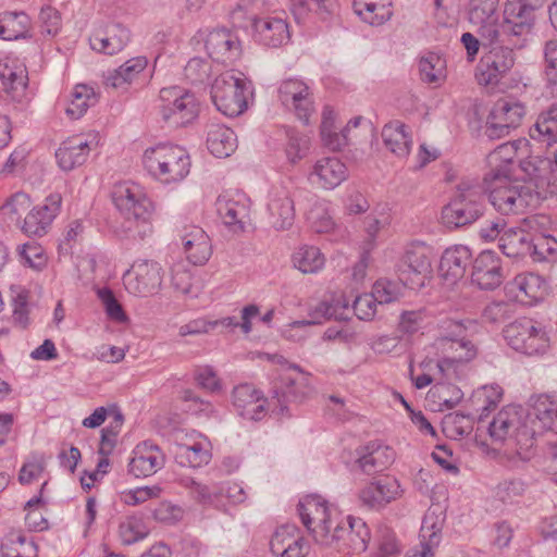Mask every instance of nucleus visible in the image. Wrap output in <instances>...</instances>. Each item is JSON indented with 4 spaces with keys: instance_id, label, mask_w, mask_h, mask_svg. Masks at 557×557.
Instances as JSON below:
<instances>
[{
    "instance_id": "1",
    "label": "nucleus",
    "mask_w": 557,
    "mask_h": 557,
    "mask_svg": "<svg viewBox=\"0 0 557 557\" xmlns=\"http://www.w3.org/2000/svg\"><path fill=\"white\" fill-rule=\"evenodd\" d=\"M475 320L451 321L449 334L441 337L436 345L443 356L436 361L437 374L447 381L460 379L467 364L478 355L476 346L466 338L467 333H478Z\"/></svg>"
},
{
    "instance_id": "2",
    "label": "nucleus",
    "mask_w": 557,
    "mask_h": 557,
    "mask_svg": "<svg viewBox=\"0 0 557 557\" xmlns=\"http://www.w3.org/2000/svg\"><path fill=\"white\" fill-rule=\"evenodd\" d=\"M536 431L529 408L517 405L503 408L488 425L491 438L517 447V455L522 460L529 459L525 453L533 446Z\"/></svg>"
},
{
    "instance_id": "3",
    "label": "nucleus",
    "mask_w": 557,
    "mask_h": 557,
    "mask_svg": "<svg viewBox=\"0 0 557 557\" xmlns=\"http://www.w3.org/2000/svg\"><path fill=\"white\" fill-rule=\"evenodd\" d=\"M484 184L491 205L503 215L523 213L539 200L537 194L530 185L511 180L506 169L486 173Z\"/></svg>"
},
{
    "instance_id": "4",
    "label": "nucleus",
    "mask_w": 557,
    "mask_h": 557,
    "mask_svg": "<svg viewBox=\"0 0 557 557\" xmlns=\"http://www.w3.org/2000/svg\"><path fill=\"white\" fill-rule=\"evenodd\" d=\"M111 196L116 210L129 224H136V230L131 225L127 226L123 231L124 236L144 238L151 233L149 219L153 211V203L141 185L132 181L119 182L113 186Z\"/></svg>"
},
{
    "instance_id": "5",
    "label": "nucleus",
    "mask_w": 557,
    "mask_h": 557,
    "mask_svg": "<svg viewBox=\"0 0 557 557\" xmlns=\"http://www.w3.org/2000/svg\"><path fill=\"white\" fill-rule=\"evenodd\" d=\"M143 165L148 174L169 185L182 182L190 171V157L185 148L161 143L144 151Z\"/></svg>"
},
{
    "instance_id": "6",
    "label": "nucleus",
    "mask_w": 557,
    "mask_h": 557,
    "mask_svg": "<svg viewBox=\"0 0 557 557\" xmlns=\"http://www.w3.org/2000/svg\"><path fill=\"white\" fill-rule=\"evenodd\" d=\"M485 188L475 178L459 182L450 201L442 210V222L448 228L470 225L484 212Z\"/></svg>"
},
{
    "instance_id": "7",
    "label": "nucleus",
    "mask_w": 557,
    "mask_h": 557,
    "mask_svg": "<svg viewBox=\"0 0 557 557\" xmlns=\"http://www.w3.org/2000/svg\"><path fill=\"white\" fill-rule=\"evenodd\" d=\"M210 94L216 110L233 117L247 109L248 96L252 95V86L242 72L231 70L215 77Z\"/></svg>"
},
{
    "instance_id": "8",
    "label": "nucleus",
    "mask_w": 557,
    "mask_h": 557,
    "mask_svg": "<svg viewBox=\"0 0 557 557\" xmlns=\"http://www.w3.org/2000/svg\"><path fill=\"white\" fill-rule=\"evenodd\" d=\"M535 22V7L524 0L510 1L505 7L503 23L497 22V36L493 40H500L516 49H524L533 38Z\"/></svg>"
},
{
    "instance_id": "9",
    "label": "nucleus",
    "mask_w": 557,
    "mask_h": 557,
    "mask_svg": "<svg viewBox=\"0 0 557 557\" xmlns=\"http://www.w3.org/2000/svg\"><path fill=\"white\" fill-rule=\"evenodd\" d=\"M434 249L424 242L407 244L398 263L399 280L411 289L423 287L433 274Z\"/></svg>"
},
{
    "instance_id": "10",
    "label": "nucleus",
    "mask_w": 557,
    "mask_h": 557,
    "mask_svg": "<svg viewBox=\"0 0 557 557\" xmlns=\"http://www.w3.org/2000/svg\"><path fill=\"white\" fill-rule=\"evenodd\" d=\"M503 333L507 345L522 355L543 357L549 351L547 331L532 319H518L506 325Z\"/></svg>"
},
{
    "instance_id": "11",
    "label": "nucleus",
    "mask_w": 557,
    "mask_h": 557,
    "mask_svg": "<svg viewBox=\"0 0 557 557\" xmlns=\"http://www.w3.org/2000/svg\"><path fill=\"white\" fill-rule=\"evenodd\" d=\"M297 510L302 524L317 543L322 545L333 540L331 529L341 518V511L335 505L320 495H308L299 502Z\"/></svg>"
},
{
    "instance_id": "12",
    "label": "nucleus",
    "mask_w": 557,
    "mask_h": 557,
    "mask_svg": "<svg viewBox=\"0 0 557 557\" xmlns=\"http://www.w3.org/2000/svg\"><path fill=\"white\" fill-rule=\"evenodd\" d=\"M157 109L165 123L180 127L198 116L199 102L191 91L181 86H170L160 90Z\"/></svg>"
},
{
    "instance_id": "13",
    "label": "nucleus",
    "mask_w": 557,
    "mask_h": 557,
    "mask_svg": "<svg viewBox=\"0 0 557 557\" xmlns=\"http://www.w3.org/2000/svg\"><path fill=\"white\" fill-rule=\"evenodd\" d=\"M490 49L483 54L476 70L481 85H496L505 77L516 63V47L500 40H483V48Z\"/></svg>"
},
{
    "instance_id": "14",
    "label": "nucleus",
    "mask_w": 557,
    "mask_h": 557,
    "mask_svg": "<svg viewBox=\"0 0 557 557\" xmlns=\"http://www.w3.org/2000/svg\"><path fill=\"white\" fill-rule=\"evenodd\" d=\"M333 540L322 543L325 546H336L355 554L367 550L371 539L370 529L361 519L354 516H343L336 520L330 534Z\"/></svg>"
},
{
    "instance_id": "15",
    "label": "nucleus",
    "mask_w": 557,
    "mask_h": 557,
    "mask_svg": "<svg viewBox=\"0 0 557 557\" xmlns=\"http://www.w3.org/2000/svg\"><path fill=\"white\" fill-rule=\"evenodd\" d=\"M277 97L282 106L293 112L304 124H309L315 112L313 92L310 86L299 78H287L280 83Z\"/></svg>"
},
{
    "instance_id": "16",
    "label": "nucleus",
    "mask_w": 557,
    "mask_h": 557,
    "mask_svg": "<svg viewBox=\"0 0 557 557\" xmlns=\"http://www.w3.org/2000/svg\"><path fill=\"white\" fill-rule=\"evenodd\" d=\"M162 281L163 270L161 264L147 259L134 261L123 275V283L128 293L141 297L158 293Z\"/></svg>"
},
{
    "instance_id": "17",
    "label": "nucleus",
    "mask_w": 557,
    "mask_h": 557,
    "mask_svg": "<svg viewBox=\"0 0 557 557\" xmlns=\"http://www.w3.org/2000/svg\"><path fill=\"white\" fill-rule=\"evenodd\" d=\"M527 113L525 106L512 98L498 99L487 117L486 134L490 138L508 135L510 129L517 128Z\"/></svg>"
},
{
    "instance_id": "18",
    "label": "nucleus",
    "mask_w": 557,
    "mask_h": 557,
    "mask_svg": "<svg viewBox=\"0 0 557 557\" xmlns=\"http://www.w3.org/2000/svg\"><path fill=\"white\" fill-rule=\"evenodd\" d=\"M548 223V219L542 215L524 218L519 227H509L499 237V249L510 258L529 255L531 237L541 226Z\"/></svg>"
},
{
    "instance_id": "19",
    "label": "nucleus",
    "mask_w": 557,
    "mask_h": 557,
    "mask_svg": "<svg viewBox=\"0 0 557 557\" xmlns=\"http://www.w3.org/2000/svg\"><path fill=\"white\" fill-rule=\"evenodd\" d=\"M215 209L222 223L233 233L243 232L250 220V201L238 191L220 195Z\"/></svg>"
},
{
    "instance_id": "20",
    "label": "nucleus",
    "mask_w": 557,
    "mask_h": 557,
    "mask_svg": "<svg viewBox=\"0 0 557 557\" xmlns=\"http://www.w3.org/2000/svg\"><path fill=\"white\" fill-rule=\"evenodd\" d=\"M403 488L395 478L373 480L358 492L359 505L369 510L380 511L403 496Z\"/></svg>"
},
{
    "instance_id": "21",
    "label": "nucleus",
    "mask_w": 557,
    "mask_h": 557,
    "mask_svg": "<svg viewBox=\"0 0 557 557\" xmlns=\"http://www.w3.org/2000/svg\"><path fill=\"white\" fill-rule=\"evenodd\" d=\"M98 146L95 134L75 135L64 140L55 151V159L63 171L83 165Z\"/></svg>"
},
{
    "instance_id": "22",
    "label": "nucleus",
    "mask_w": 557,
    "mask_h": 557,
    "mask_svg": "<svg viewBox=\"0 0 557 557\" xmlns=\"http://www.w3.org/2000/svg\"><path fill=\"white\" fill-rule=\"evenodd\" d=\"M175 461L182 467L199 468L211 460L209 441L197 432L186 433L174 446Z\"/></svg>"
},
{
    "instance_id": "23",
    "label": "nucleus",
    "mask_w": 557,
    "mask_h": 557,
    "mask_svg": "<svg viewBox=\"0 0 557 557\" xmlns=\"http://www.w3.org/2000/svg\"><path fill=\"white\" fill-rule=\"evenodd\" d=\"M270 549L277 557H307L310 544L296 525L284 524L272 534Z\"/></svg>"
},
{
    "instance_id": "24",
    "label": "nucleus",
    "mask_w": 557,
    "mask_h": 557,
    "mask_svg": "<svg viewBox=\"0 0 557 557\" xmlns=\"http://www.w3.org/2000/svg\"><path fill=\"white\" fill-rule=\"evenodd\" d=\"M348 177V170L344 162L336 157L319 158L308 173L309 182L321 189L333 190Z\"/></svg>"
},
{
    "instance_id": "25",
    "label": "nucleus",
    "mask_w": 557,
    "mask_h": 557,
    "mask_svg": "<svg viewBox=\"0 0 557 557\" xmlns=\"http://www.w3.org/2000/svg\"><path fill=\"white\" fill-rule=\"evenodd\" d=\"M205 47L213 61L224 64L233 63L242 54L237 36L225 28L211 30L206 38Z\"/></svg>"
},
{
    "instance_id": "26",
    "label": "nucleus",
    "mask_w": 557,
    "mask_h": 557,
    "mask_svg": "<svg viewBox=\"0 0 557 557\" xmlns=\"http://www.w3.org/2000/svg\"><path fill=\"white\" fill-rule=\"evenodd\" d=\"M165 456L160 447L149 441L138 444L128 462V471L136 478H147L164 467Z\"/></svg>"
},
{
    "instance_id": "27",
    "label": "nucleus",
    "mask_w": 557,
    "mask_h": 557,
    "mask_svg": "<svg viewBox=\"0 0 557 557\" xmlns=\"http://www.w3.org/2000/svg\"><path fill=\"white\" fill-rule=\"evenodd\" d=\"M269 222L275 230L289 228L295 220L294 200L285 186H274L267 205Z\"/></svg>"
},
{
    "instance_id": "28",
    "label": "nucleus",
    "mask_w": 557,
    "mask_h": 557,
    "mask_svg": "<svg viewBox=\"0 0 557 557\" xmlns=\"http://www.w3.org/2000/svg\"><path fill=\"white\" fill-rule=\"evenodd\" d=\"M472 282L481 289H494L503 280L502 261L496 252L492 250L482 251L473 261Z\"/></svg>"
},
{
    "instance_id": "29",
    "label": "nucleus",
    "mask_w": 557,
    "mask_h": 557,
    "mask_svg": "<svg viewBox=\"0 0 557 557\" xmlns=\"http://www.w3.org/2000/svg\"><path fill=\"white\" fill-rule=\"evenodd\" d=\"M471 262V250L467 246L455 245L444 250L438 273L448 285H454L465 276Z\"/></svg>"
},
{
    "instance_id": "30",
    "label": "nucleus",
    "mask_w": 557,
    "mask_h": 557,
    "mask_svg": "<svg viewBox=\"0 0 557 557\" xmlns=\"http://www.w3.org/2000/svg\"><path fill=\"white\" fill-rule=\"evenodd\" d=\"M62 202L60 194H51L44 205L35 207L24 219L22 230L27 235L42 236L57 216Z\"/></svg>"
},
{
    "instance_id": "31",
    "label": "nucleus",
    "mask_w": 557,
    "mask_h": 557,
    "mask_svg": "<svg viewBox=\"0 0 557 557\" xmlns=\"http://www.w3.org/2000/svg\"><path fill=\"white\" fill-rule=\"evenodd\" d=\"M129 41V32L119 23H111L98 28L90 37L92 50L104 54H115Z\"/></svg>"
},
{
    "instance_id": "32",
    "label": "nucleus",
    "mask_w": 557,
    "mask_h": 557,
    "mask_svg": "<svg viewBox=\"0 0 557 557\" xmlns=\"http://www.w3.org/2000/svg\"><path fill=\"white\" fill-rule=\"evenodd\" d=\"M499 0H471L470 22L478 26L483 40H493L497 36V9Z\"/></svg>"
},
{
    "instance_id": "33",
    "label": "nucleus",
    "mask_w": 557,
    "mask_h": 557,
    "mask_svg": "<svg viewBox=\"0 0 557 557\" xmlns=\"http://www.w3.org/2000/svg\"><path fill=\"white\" fill-rule=\"evenodd\" d=\"M265 398L250 384H240L233 389V405L239 416L249 420H261L265 414Z\"/></svg>"
},
{
    "instance_id": "34",
    "label": "nucleus",
    "mask_w": 557,
    "mask_h": 557,
    "mask_svg": "<svg viewBox=\"0 0 557 557\" xmlns=\"http://www.w3.org/2000/svg\"><path fill=\"white\" fill-rule=\"evenodd\" d=\"M256 40L265 47L277 48L287 44L290 34L286 21L281 16H265L255 20Z\"/></svg>"
},
{
    "instance_id": "35",
    "label": "nucleus",
    "mask_w": 557,
    "mask_h": 557,
    "mask_svg": "<svg viewBox=\"0 0 557 557\" xmlns=\"http://www.w3.org/2000/svg\"><path fill=\"white\" fill-rule=\"evenodd\" d=\"M507 290L516 300L533 304L543 299L546 283L539 274L532 272L520 273L508 283Z\"/></svg>"
},
{
    "instance_id": "36",
    "label": "nucleus",
    "mask_w": 557,
    "mask_h": 557,
    "mask_svg": "<svg viewBox=\"0 0 557 557\" xmlns=\"http://www.w3.org/2000/svg\"><path fill=\"white\" fill-rule=\"evenodd\" d=\"M182 245L188 262L194 265L205 264L212 255L211 240L199 226H190L185 230Z\"/></svg>"
},
{
    "instance_id": "37",
    "label": "nucleus",
    "mask_w": 557,
    "mask_h": 557,
    "mask_svg": "<svg viewBox=\"0 0 557 557\" xmlns=\"http://www.w3.org/2000/svg\"><path fill=\"white\" fill-rule=\"evenodd\" d=\"M395 460V451L389 446L371 442L363 447L357 463L366 474H375L387 469Z\"/></svg>"
},
{
    "instance_id": "38",
    "label": "nucleus",
    "mask_w": 557,
    "mask_h": 557,
    "mask_svg": "<svg viewBox=\"0 0 557 557\" xmlns=\"http://www.w3.org/2000/svg\"><path fill=\"white\" fill-rule=\"evenodd\" d=\"M148 65L145 57H136L127 60L115 70L104 74V85L114 89L126 90L129 85L137 82Z\"/></svg>"
},
{
    "instance_id": "39",
    "label": "nucleus",
    "mask_w": 557,
    "mask_h": 557,
    "mask_svg": "<svg viewBox=\"0 0 557 557\" xmlns=\"http://www.w3.org/2000/svg\"><path fill=\"white\" fill-rule=\"evenodd\" d=\"M206 145L214 157L226 158L236 150L237 137L230 127L212 122L207 125Z\"/></svg>"
},
{
    "instance_id": "40",
    "label": "nucleus",
    "mask_w": 557,
    "mask_h": 557,
    "mask_svg": "<svg viewBox=\"0 0 557 557\" xmlns=\"http://www.w3.org/2000/svg\"><path fill=\"white\" fill-rule=\"evenodd\" d=\"M0 81L7 92L24 91L28 81L25 64L13 55L0 59Z\"/></svg>"
},
{
    "instance_id": "41",
    "label": "nucleus",
    "mask_w": 557,
    "mask_h": 557,
    "mask_svg": "<svg viewBox=\"0 0 557 557\" xmlns=\"http://www.w3.org/2000/svg\"><path fill=\"white\" fill-rule=\"evenodd\" d=\"M366 238L362 243V257L359 264L356 265L354 275L363 276L367 267V259L372 249L376 246V237L381 230L389 224V216L385 212H372L364 219Z\"/></svg>"
},
{
    "instance_id": "42",
    "label": "nucleus",
    "mask_w": 557,
    "mask_h": 557,
    "mask_svg": "<svg viewBox=\"0 0 557 557\" xmlns=\"http://www.w3.org/2000/svg\"><path fill=\"white\" fill-rule=\"evenodd\" d=\"M289 369L295 373H286L282 376L284 386L283 396L287 400H302L313 393L311 375L300 369L297 364H290Z\"/></svg>"
},
{
    "instance_id": "43",
    "label": "nucleus",
    "mask_w": 557,
    "mask_h": 557,
    "mask_svg": "<svg viewBox=\"0 0 557 557\" xmlns=\"http://www.w3.org/2000/svg\"><path fill=\"white\" fill-rule=\"evenodd\" d=\"M529 411L531 422L537 429L536 435L546 430L557 433V400L547 396H540L529 408Z\"/></svg>"
},
{
    "instance_id": "44",
    "label": "nucleus",
    "mask_w": 557,
    "mask_h": 557,
    "mask_svg": "<svg viewBox=\"0 0 557 557\" xmlns=\"http://www.w3.org/2000/svg\"><path fill=\"white\" fill-rule=\"evenodd\" d=\"M355 13L366 23L379 26L392 16L389 0H354Z\"/></svg>"
},
{
    "instance_id": "45",
    "label": "nucleus",
    "mask_w": 557,
    "mask_h": 557,
    "mask_svg": "<svg viewBox=\"0 0 557 557\" xmlns=\"http://www.w3.org/2000/svg\"><path fill=\"white\" fill-rule=\"evenodd\" d=\"M349 312V301L346 297L343 294H335L314 306L310 311V315L317 323H320L321 319H348Z\"/></svg>"
},
{
    "instance_id": "46",
    "label": "nucleus",
    "mask_w": 557,
    "mask_h": 557,
    "mask_svg": "<svg viewBox=\"0 0 557 557\" xmlns=\"http://www.w3.org/2000/svg\"><path fill=\"white\" fill-rule=\"evenodd\" d=\"M382 138L385 147L399 158L409 154L412 140L406 132V126L394 121L386 124L382 129Z\"/></svg>"
},
{
    "instance_id": "47",
    "label": "nucleus",
    "mask_w": 557,
    "mask_h": 557,
    "mask_svg": "<svg viewBox=\"0 0 557 557\" xmlns=\"http://www.w3.org/2000/svg\"><path fill=\"white\" fill-rule=\"evenodd\" d=\"M530 137L547 145L557 141V102L540 113L530 128Z\"/></svg>"
},
{
    "instance_id": "48",
    "label": "nucleus",
    "mask_w": 557,
    "mask_h": 557,
    "mask_svg": "<svg viewBox=\"0 0 557 557\" xmlns=\"http://www.w3.org/2000/svg\"><path fill=\"white\" fill-rule=\"evenodd\" d=\"M446 60L437 53L429 52L419 60V74L422 82L440 86L447 76Z\"/></svg>"
},
{
    "instance_id": "49",
    "label": "nucleus",
    "mask_w": 557,
    "mask_h": 557,
    "mask_svg": "<svg viewBox=\"0 0 557 557\" xmlns=\"http://www.w3.org/2000/svg\"><path fill=\"white\" fill-rule=\"evenodd\" d=\"M335 121V111L329 106L324 107L320 126L321 139L327 148L339 150L348 144L349 137L343 131L337 132Z\"/></svg>"
},
{
    "instance_id": "50",
    "label": "nucleus",
    "mask_w": 557,
    "mask_h": 557,
    "mask_svg": "<svg viewBox=\"0 0 557 557\" xmlns=\"http://www.w3.org/2000/svg\"><path fill=\"white\" fill-rule=\"evenodd\" d=\"M30 21L24 12H3L0 14V39L16 40L24 38L29 30Z\"/></svg>"
},
{
    "instance_id": "51",
    "label": "nucleus",
    "mask_w": 557,
    "mask_h": 557,
    "mask_svg": "<svg viewBox=\"0 0 557 557\" xmlns=\"http://www.w3.org/2000/svg\"><path fill=\"white\" fill-rule=\"evenodd\" d=\"M463 397L462 391L451 384L440 382L428 393V400L433 403L435 410H449L460 403Z\"/></svg>"
},
{
    "instance_id": "52",
    "label": "nucleus",
    "mask_w": 557,
    "mask_h": 557,
    "mask_svg": "<svg viewBox=\"0 0 557 557\" xmlns=\"http://www.w3.org/2000/svg\"><path fill=\"white\" fill-rule=\"evenodd\" d=\"M293 263L302 273H317L325 264V257L315 246L304 245L293 253Z\"/></svg>"
},
{
    "instance_id": "53",
    "label": "nucleus",
    "mask_w": 557,
    "mask_h": 557,
    "mask_svg": "<svg viewBox=\"0 0 557 557\" xmlns=\"http://www.w3.org/2000/svg\"><path fill=\"white\" fill-rule=\"evenodd\" d=\"M97 102V95L92 87L78 84L74 87L71 94V100L66 107V114L74 120L83 116L89 107L95 106Z\"/></svg>"
},
{
    "instance_id": "54",
    "label": "nucleus",
    "mask_w": 557,
    "mask_h": 557,
    "mask_svg": "<svg viewBox=\"0 0 557 557\" xmlns=\"http://www.w3.org/2000/svg\"><path fill=\"white\" fill-rule=\"evenodd\" d=\"M30 207V199L23 191L12 195L0 208V223L5 225L20 223L22 214Z\"/></svg>"
},
{
    "instance_id": "55",
    "label": "nucleus",
    "mask_w": 557,
    "mask_h": 557,
    "mask_svg": "<svg viewBox=\"0 0 557 557\" xmlns=\"http://www.w3.org/2000/svg\"><path fill=\"white\" fill-rule=\"evenodd\" d=\"M399 554L400 544L395 532L386 525L379 527L371 557H397Z\"/></svg>"
},
{
    "instance_id": "56",
    "label": "nucleus",
    "mask_w": 557,
    "mask_h": 557,
    "mask_svg": "<svg viewBox=\"0 0 557 557\" xmlns=\"http://www.w3.org/2000/svg\"><path fill=\"white\" fill-rule=\"evenodd\" d=\"M541 226L537 232L532 233L531 249L529 255L537 261L557 257V239L546 234Z\"/></svg>"
},
{
    "instance_id": "57",
    "label": "nucleus",
    "mask_w": 557,
    "mask_h": 557,
    "mask_svg": "<svg viewBox=\"0 0 557 557\" xmlns=\"http://www.w3.org/2000/svg\"><path fill=\"white\" fill-rule=\"evenodd\" d=\"M2 557H37V546L24 535L11 534L1 544Z\"/></svg>"
},
{
    "instance_id": "58",
    "label": "nucleus",
    "mask_w": 557,
    "mask_h": 557,
    "mask_svg": "<svg viewBox=\"0 0 557 557\" xmlns=\"http://www.w3.org/2000/svg\"><path fill=\"white\" fill-rule=\"evenodd\" d=\"M443 520L434 512L428 511L420 529V546L434 549L438 546L442 535Z\"/></svg>"
},
{
    "instance_id": "59",
    "label": "nucleus",
    "mask_w": 557,
    "mask_h": 557,
    "mask_svg": "<svg viewBox=\"0 0 557 557\" xmlns=\"http://www.w3.org/2000/svg\"><path fill=\"white\" fill-rule=\"evenodd\" d=\"M148 528L140 516H128L119 525V536L124 545H132L148 535Z\"/></svg>"
},
{
    "instance_id": "60",
    "label": "nucleus",
    "mask_w": 557,
    "mask_h": 557,
    "mask_svg": "<svg viewBox=\"0 0 557 557\" xmlns=\"http://www.w3.org/2000/svg\"><path fill=\"white\" fill-rule=\"evenodd\" d=\"M307 220L315 233L329 234L335 231L336 224L324 201H317L307 214Z\"/></svg>"
},
{
    "instance_id": "61",
    "label": "nucleus",
    "mask_w": 557,
    "mask_h": 557,
    "mask_svg": "<svg viewBox=\"0 0 557 557\" xmlns=\"http://www.w3.org/2000/svg\"><path fill=\"white\" fill-rule=\"evenodd\" d=\"M520 141H508L499 145L494 151L488 154V164L491 171L507 170L508 176L511 174V163L517 157L518 147Z\"/></svg>"
},
{
    "instance_id": "62",
    "label": "nucleus",
    "mask_w": 557,
    "mask_h": 557,
    "mask_svg": "<svg viewBox=\"0 0 557 557\" xmlns=\"http://www.w3.org/2000/svg\"><path fill=\"white\" fill-rule=\"evenodd\" d=\"M211 491L216 495V503L208 504L216 508L222 507L223 498H226L230 504L238 505L246 500L247 494L242 485L237 482H224L220 485L211 486Z\"/></svg>"
},
{
    "instance_id": "63",
    "label": "nucleus",
    "mask_w": 557,
    "mask_h": 557,
    "mask_svg": "<svg viewBox=\"0 0 557 557\" xmlns=\"http://www.w3.org/2000/svg\"><path fill=\"white\" fill-rule=\"evenodd\" d=\"M171 281L177 292L184 295H196L193 289V274L185 261H177L171 267Z\"/></svg>"
},
{
    "instance_id": "64",
    "label": "nucleus",
    "mask_w": 557,
    "mask_h": 557,
    "mask_svg": "<svg viewBox=\"0 0 557 557\" xmlns=\"http://www.w3.org/2000/svg\"><path fill=\"white\" fill-rule=\"evenodd\" d=\"M371 294L380 305L389 304L403 295V286L396 281L381 278L374 283Z\"/></svg>"
}]
</instances>
